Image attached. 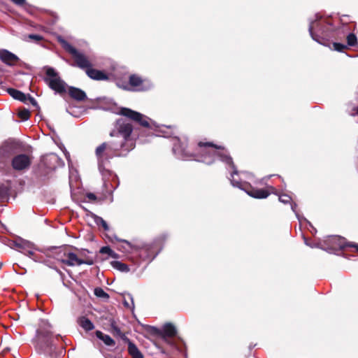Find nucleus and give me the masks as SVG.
I'll list each match as a JSON object with an SVG mask.
<instances>
[{
	"label": "nucleus",
	"instance_id": "24",
	"mask_svg": "<svg viewBox=\"0 0 358 358\" xmlns=\"http://www.w3.org/2000/svg\"><path fill=\"white\" fill-rule=\"evenodd\" d=\"M8 92L9 94L14 98L15 99L19 100L24 96V93L13 88H10L8 90Z\"/></svg>",
	"mask_w": 358,
	"mask_h": 358
},
{
	"label": "nucleus",
	"instance_id": "10",
	"mask_svg": "<svg viewBox=\"0 0 358 358\" xmlns=\"http://www.w3.org/2000/svg\"><path fill=\"white\" fill-rule=\"evenodd\" d=\"M325 250L333 252L335 250H342L347 245L346 240L339 236H329L323 241Z\"/></svg>",
	"mask_w": 358,
	"mask_h": 358
},
{
	"label": "nucleus",
	"instance_id": "31",
	"mask_svg": "<svg viewBox=\"0 0 358 358\" xmlns=\"http://www.w3.org/2000/svg\"><path fill=\"white\" fill-rule=\"evenodd\" d=\"M334 50L338 52H342L345 48H346V45L340 43H333Z\"/></svg>",
	"mask_w": 358,
	"mask_h": 358
},
{
	"label": "nucleus",
	"instance_id": "45",
	"mask_svg": "<svg viewBox=\"0 0 358 358\" xmlns=\"http://www.w3.org/2000/svg\"><path fill=\"white\" fill-rule=\"evenodd\" d=\"M310 226H312L310 224ZM312 227V228H313V232H315V231L316 232V229L313 228V227Z\"/></svg>",
	"mask_w": 358,
	"mask_h": 358
},
{
	"label": "nucleus",
	"instance_id": "4",
	"mask_svg": "<svg viewBox=\"0 0 358 358\" xmlns=\"http://www.w3.org/2000/svg\"><path fill=\"white\" fill-rule=\"evenodd\" d=\"M116 85L120 88L135 92H145L153 87V83L150 80L136 74H132L129 77L128 84H120V82H117Z\"/></svg>",
	"mask_w": 358,
	"mask_h": 358
},
{
	"label": "nucleus",
	"instance_id": "16",
	"mask_svg": "<svg viewBox=\"0 0 358 358\" xmlns=\"http://www.w3.org/2000/svg\"><path fill=\"white\" fill-rule=\"evenodd\" d=\"M128 352L132 358H143V354L137 346L131 341H128Z\"/></svg>",
	"mask_w": 358,
	"mask_h": 358
},
{
	"label": "nucleus",
	"instance_id": "47",
	"mask_svg": "<svg viewBox=\"0 0 358 358\" xmlns=\"http://www.w3.org/2000/svg\"><path fill=\"white\" fill-rule=\"evenodd\" d=\"M357 250H358V248H357Z\"/></svg>",
	"mask_w": 358,
	"mask_h": 358
},
{
	"label": "nucleus",
	"instance_id": "32",
	"mask_svg": "<svg viewBox=\"0 0 358 358\" xmlns=\"http://www.w3.org/2000/svg\"><path fill=\"white\" fill-rule=\"evenodd\" d=\"M37 334L39 338H42L45 340H46L47 343L48 342V338L50 336L49 331L43 332L41 331H37Z\"/></svg>",
	"mask_w": 358,
	"mask_h": 358
},
{
	"label": "nucleus",
	"instance_id": "3",
	"mask_svg": "<svg viewBox=\"0 0 358 358\" xmlns=\"http://www.w3.org/2000/svg\"><path fill=\"white\" fill-rule=\"evenodd\" d=\"M117 127L120 136L115 139L117 142H122L124 144V150L126 152L133 150L135 147L134 141L131 138V134L133 131L132 125L123 119L117 121Z\"/></svg>",
	"mask_w": 358,
	"mask_h": 358
},
{
	"label": "nucleus",
	"instance_id": "25",
	"mask_svg": "<svg viewBox=\"0 0 358 358\" xmlns=\"http://www.w3.org/2000/svg\"><path fill=\"white\" fill-rule=\"evenodd\" d=\"M100 253L106 254L113 258H116L117 257V255L108 246L102 247L100 249Z\"/></svg>",
	"mask_w": 358,
	"mask_h": 358
},
{
	"label": "nucleus",
	"instance_id": "37",
	"mask_svg": "<svg viewBox=\"0 0 358 358\" xmlns=\"http://www.w3.org/2000/svg\"><path fill=\"white\" fill-rule=\"evenodd\" d=\"M13 3L17 6H23L25 4L26 0H10Z\"/></svg>",
	"mask_w": 358,
	"mask_h": 358
},
{
	"label": "nucleus",
	"instance_id": "9",
	"mask_svg": "<svg viewBox=\"0 0 358 358\" xmlns=\"http://www.w3.org/2000/svg\"><path fill=\"white\" fill-rule=\"evenodd\" d=\"M63 48L69 52L75 59L77 66L85 71L92 67V64L88 58L82 52L78 51L74 47L64 40L59 41Z\"/></svg>",
	"mask_w": 358,
	"mask_h": 358
},
{
	"label": "nucleus",
	"instance_id": "5",
	"mask_svg": "<svg viewBox=\"0 0 358 358\" xmlns=\"http://www.w3.org/2000/svg\"><path fill=\"white\" fill-rule=\"evenodd\" d=\"M44 69L45 71V76L43 80L48 86L56 93L62 94L66 92L67 85L60 78L55 69L50 66H45Z\"/></svg>",
	"mask_w": 358,
	"mask_h": 358
},
{
	"label": "nucleus",
	"instance_id": "39",
	"mask_svg": "<svg viewBox=\"0 0 358 358\" xmlns=\"http://www.w3.org/2000/svg\"><path fill=\"white\" fill-rule=\"evenodd\" d=\"M27 97H28V94L27 95V94H24V96L21 99H20L19 101H22L24 103H27V101H28Z\"/></svg>",
	"mask_w": 358,
	"mask_h": 358
},
{
	"label": "nucleus",
	"instance_id": "1",
	"mask_svg": "<svg viewBox=\"0 0 358 358\" xmlns=\"http://www.w3.org/2000/svg\"><path fill=\"white\" fill-rule=\"evenodd\" d=\"M173 152L175 156L180 159H194L208 165L212 164L217 157L220 161L232 169L229 180L233 187L243 190L249 196L255 199H266L269 195L268 191L264 189L252 188L249 182L245 181L244 179H249L250 174L246 172H238L233 163L232 158L226 150L221 149V147H217L211 143L199 142L197 145L196 154L192 155L187 150L186 143L176 138L173 143Z\"/></svg>",
	"mask_w": 358,
	"mask_h": 358
},
{
	"label": "nucleus",
	"instance_id": "23",
	"mask_svg": "<svg viewBox=\"0 0 358 358\" xmlns=\"http://www.w3.org/2000/svg\"><path fill=\"white\" fill-rule=\"evenodd\" d=\"M94 222L98 226H101L105 231L109 230L107 222L101 217L94 215Z\"/></svg>",
	"mask_w": 358,
	"mask_h": 358
},
{
	"label": "nucleus",
	"instance_id": "2",
	"mask_svg": "<svg viewBox=\"0 0 358 358\" xmlns=\"http://www.w3.org/2000/svg\"><path fill=\"white\" fill-rule=\"evenodd\" d=\"M122 150H124V144L117 141H111L109 142H105L99 145L95 150V155L98 161L99 169L101 172H103L105 169V164L108 162L109 159L114 157L123 156L125 154L118 153V151Z\"/></svg>",
	"mask_w": 358,
	"mask_h": 358
},
{
	"label": "nucleus",
	"instance_id": "29",
	"mask_svg": "<svg viewBox=\"0 0 358 358\" xmlns=\"http://www.w3.org/2000/svg\"><path fill=\"white\" fill-rule=\"evenodd\" d=\"M18 116L22 119V120L26 121L29 118L30 113L28 110L23 109L19 111Z\"/></svg>",
	"mask_w": 358,
	"mask_h": 358
},
{
	"label": "nucleus",
	"instance_id": "38",
	"mask_svg": "<svg viewBox=\"0 0 358 358\" xmlns=\"http://www.w3.org/2000/svg\"><path fill=\"white\" fill-rule=\"evenodd\" d=\"M86 196H87V199H89L91 201H95L96 199V195L94 194H93V193H91V192L87 193L86 194Z\"/></svg>",
	"mask_w": 358,
	"mask_h": 358
},
{
	"label": "nucleus",
	"instance_id": "21",
	"mask_svg": "<svg viewBox=\"0 0 358 358\" xmlns=\"http://www.w3.org/2000/svg\"><path fill=\"white\" fill-rule=\"evenodd\" d=\"M9 189L3 184H0V202L8 200Z\"/></svg>",
	"mask_w": 358,
	"mask_h": 358
},
{
	"label": "nucleus",
	"instance_id": "8",
	"mask_svg": "<svg viewBox=\"0 0 358 358\" xmlns=\"http://www.w3.org/2000/svg\"><path fill=\"white\" fill-rule=\"evenodd\" d=\"M315 20L310 21L308 31L312 38L322 44L320 38L322 36H327V32L329 31L330 24L323 20L318 19L316 15Z\"/></svg>",
	"mask_w": 358,
	"mask_h": 358
},
{
	"label": "nucleus",
	"instance_id": "19",
	"mask_svg": "<svg viewBox=\"0 0 358 358\" xmlns=\"http://www.w3.org/2000/svg\"><path fill=\"white\" fill-rule=\"evenodd\" d=\"M162 331L163 335L168 337H173L176 334V329L171 323L165 324L163 327Z\"/></svg>",
	"mask_w": 358,
	"mask_h": 358
},
{
	"label": "nucleus",
	"instance_id": "22",
	"mask_svg": "<svg viewBox=\"0 0 358 358\" xmlns=\"http://www.w3.org/2000/svg\"><path fill=\"white\" fill-rule=\"evenodd\" d=\"M115 239L117 241L124 243L127 245V247H124V250L127 251V252H130V251H133V250H137V247L136 246L134 245L132 243H131L130 242H129L127 240L120 239V238H117V236H115Z\"/></svg>",
	"mask_w": 358,
	"mask_h": 358
},
{
	"label": "nucleus",
	"instance_id": "26",
	"mask_svg": "<svg viewBox=\"0 0 358 358\" xmlns=\"http://www.w3.org/2000/svg\"><path fill=\"white\" fill-rule=\"evenodd\" d=\"M94 294L99 298H103L108 299L109 295L101 287H96L94 289Z\"/></svg>",
	"mask_w": 358,
	"mask_h": 358
},
{
	"label": "nucleus",
	"instance_id": "28",
	"mask_svg": "<svg viewBox=\"0 0 358 358\" xmlns=\"http://www.w3.org/2000/svg\"><path fill=\"white\" fill-rule=\"evenodd\" d=\"M304 243L306 245L313 248H320V249H322V250H326L324 248V246L323 245V242H319V243H309L308 241L304 238Z\"/></svg>",
	"mask_w": 358,
	"mask_h": 358
},
{
	"label": "nucleus",
	"instance_id": "36",
	"mask_svg": "<svg viewBox=\"0 0 358 358\" xmlns=\"http://www.w3.org/2000/svg\"><path fill=\"white\" fill-rule=\"evenodd\" d=\"M28 101L32 104L34 106H35L36 108H38V103H37V101H36V99L31 96L29 94H28Z\"/></svg>",
	"mask_w": 358,
	"mask_h": 358
},
{
	"label": "nucleus",
	"instance_id": "46",
	"mask_svg": "<svg viewBox=\"0 0 358 358\" xmlns=\"http://www.w3.org/2000/svg\"><path fill=\"white\" fill-rule=\"evenodd\" d=\"M163 238H164V239H166V236H165V235H164V236H163Z\"/></svg>",
	"mask_w": 358,
	"mask_h": 358
},
{
	"label": "nucleus",
	"instance_id": "43",
	"mask_svg": "<svg viewBox=\"0 0 358 358\" xmlns=\"http://www.w3.org/2000/svg\"><path fill=\"white\" fill-rule=\"evenodd\" d=\"M129 299L131 300V306H134L133 298L131 296H129Z\"/></svg>",
	"mask_w": 358,
	"mask_h": 358
},
{
	"label": "nucleus",
	"instance_id": "7",
	"mask_svg": "<svg viewBox=\"0 0 358 358\" xmlns=\"http://www.w3.org/2000/svg\"><path fill=\"white\" fill-rule=\"evenodd\" d=\"M10 247L11 248H16L17 250L24 253L25 255L28 256L36 262H41V259L35 255L34 252V250H38V249L33 243L29 241L22 238H18L12 241L10 244Z\"/></svg>",
	"mask_w": 358,
	"mask_h": 358
},
{
	"label": "nucleus",
	"instance_id": "15",
	"mask_svg": "<svg viewBox=\"0 0 358 358\" xmlns=\"http://www.w3.org/2000/svg\"><path fill=\"white\" fill-rule=\"evenodd\" d=\"M69 94L73 99L79 101H83L87 98L84 91L74 87H69Z\"/></svg>",
	"mask_w": 358,
	"mask_h": 358
},
{
	"label": "nucleus",
	"instance_id": "14",
	"mask_svg": "<svg viewBox=\"0 0 358 358\" xmlns=\"http://www.w3.org/2000/svg\"><path fill=\"white\" fill-rule=\"evenodd\" d=\"M86 73L90 78L95 80H105L108 78V76L103 71L92 69V67L86 70Z\"/></svg>",
	"mask_w": 358,
	"mask_h": 358
},
{
	"label": "nucleus",
	"instance_id": "20",
	"mask_svg": "<svg viewBox=\"0 0 358 358\" xmlns=\"http://www.w3.org/2000/svg\"><path fill=\"white\" fill-rule=\"evenodd\" d=\"M111 265L114 268H115L121 272L127 273L129 271V266L127 264H125L121 262L113 261L111 262Z\"/></svg>",
	"mask_w": 358,
	"mask_h": 358
},
{
	"label": "nucleus",
	"instance_id": "33",
	"mask_svg": "<svg viewBox=\"0 0 358 358\" xmlns=\"http://www.w3.org/2000/svg\"><path fill=\"white\" fill-rule=\"evenodd\" d=\"M348 110L350 115H358V106H353L351 109L348 108Z\"/></svg>",
	"mask_w": 358,
	"mask_h": 358
},
{
	"label": "nucleus",
	"instance_id": "27",
	"mask_svg": "<svg viewBox=\"0 0 358 358\" xmlns=\"http://www.w3.org/2000/svg\"><path fill=\"white\" fill-rule=\"evenodd\" d=\"M357 36L354 34H349L347 36V43L349 46H354L357 43Z\"/></svg>",
	"mask_w": 358,
	"mask_h": 358
},
{
	"label": "nucleus",
	"instance_id": "34",
	"mask_svg": "<svg viewBox=\"0 0 358 358\" xmlns=\"http://www.w3.org/2000/svg\"><path fill=\"white\" fill-rule=\"evenodd\" d=\"M296 208H297V204L296 203H291V209L295 213V215H296V217L298 218V220L299 221H301V217H300L299 213L296 211Z\"/></svg>",
	"mask_w": 358,
	"mask_h": 358
},
{
	"label": "nucleus",
	"instance_id": "13",
	"mask_svg": "<svg viewBox=\"0 0 358 358\" xmlns=\"http://www.w3.org/2000/svg\"><path fill=\"white\" fill-rule=\"evenodd\" d=\"M0 59L4 64L8 66H13L19 60V58L11 52L3 49L0 50Z\"/></svg>",
	"mask_w": 358,
	"mask_h": 358
},
{
	"label": "nucleus",
	"instance_id": "40",
	"mask_svg": "<svg viewBox=\"0 0 358 358\" xmlns=\"http://www.w3.org/2000/svg\"><path fill=\"white\" fill-rule=\"evenodd\" d=\"M87 250H83L80 252V257L81 259H87V258H89L88 257L86 256L85 253L87 252Z\"/></svg>",
	"mask_w": 358,
	"mask_h": 358
},
{
	"label": "nucleus",
	"instance_id": "18",
	"mask_svg": "<svg viewBox=\"0 0 358 358\" xmlns=\"http://www.w3.org/2000/svg\"><path fill=\"white\" fill-rule=\"evenodd\" d=\"M79 325L85 331H89L94 329V324L87 317H81L78 319Z\"/></svg>",
	"mask_w": 358,
	"mask_h": 358
},
{
	"label": "nucleus",
	"instance_id": "42",
	"mask_svg": "<svg viewBox=\"0 0 358 358\" xmlns=\"http://www.w3.org/2000/svg\"><path fill=\"white\" fill-rule=\"evenodd\" d=\"M124 304L127 308H130L131 307L130 304L128 302H127V301H124Z\"/></svg>",
	"mask_w": 358,
	"mask_h": 358
},
{
	"label": "nucleus",
	"instance_id": "35",
	"mask_svg": "<svg viewBox=\"0 0 358 358\" xmlns=\"http://www.w3.org/2000/svg\"><path fill=\"white\" fill-rule=\"evenodd\" d=\"M28 38L30 39L35 40L36 41H39L42 40V38H43L42 36L38 34H29L28 36Z\"/></svg>",
	"mask_w": 358,
	"mask_h": 358
},
{
	"label": "nucleus",
	"instance_id": "11",
	"mask_svg": "<svg viewBox=\"0 0 358 358\" xmlns=\"http://www.w3.org/2000/svg\"><path fill=\"white\" fill-rule=\"evenodd\" d=\"M65 258L59 259L62 263L69 266H79L81 264L92 265L94 260L92 258L81 259L73 252H64Z\"/></svg>",
	"mask_w": 358,
	"mask_h": 358
},
{
	"label": "nucleus",
	"instance_id": "6",
	"mask_svg": "<svg viewBox=\"0 0 358 358\" xmlns=\"http://www.w3.org/2000/svg\"><path fill=\"white\" fill-rule=\"evenodd\" d=\"M119 114L138 124L141 127L151 128L152 126H155V122L150 118L130 108H121Z\"/></svg>",
	"mask_w": 358,
	"mask_h": 358
},
{
	"label": "nucleus",
	"instance_id": "30",
	"mask_svg": "<svg viewBox=\"0 0 358 358\" xmlns=\"http://www.w3.org/2000/svg\"><path fill=\"white\" fill-rule=\"evenodd\" d=\"M291 199V197L287 194L279 195V201L282 203H290Z\"/></svg>",
	"mask_w": 358,
	"mask_h": 358
},
{
	"label": "nucleus",
	"instance_id": "41",
	"mask_svg": "<svg viewBox=\"0 0 358 358\" xmlns=\"http://www.w3.org/2000/svg\"><path fill=\"white\" fill-rule=\"evenodd\" d=\"M50 159L51 160H53V161H57L59 160V157H57V155H55V154H52L50 155Z\"/></svg>",
	"mask_w": 358,
	"mask_h": 358
},
{
	"label": "nucleus",
	"instance_id": "17",
	"mask_svg": "<svg viewBox=\"0 0 358 358\" xmlns=\"http://www.w3.org/2000/svg\"><path fill=\"white\" fill-rule=\"evenodd\" d=\"M96 337L101 340L107 346H114L115 343L114 340L108 335L104 334L100 331H96Z\"/></svg>",
	"mask_w": 358,
	"mask_h": 358
},
{
	"label": "nucleus",
	"instance_id": "12",
	"mask_svg": "<svg viewBox=\"0 0 358 358\" xmlns=\"http://www.w3.org/2000/svg\"><path fill=\"white\" fill-rule=\"evenodd\" d=\"M31 164V159L25 154L15 156L12 160V166L15 170L22 171L27 169Z\"/></svg>",
	"mask_w": 358,
	"mask_h": 358
},
{
	"label": "nucleus",
	"instance_id": "44",
	"mask_svg": "<svg viewBox=\"0 0 358 358\" xmlns=\"http://www.w3.org/2000/svg\"><path fill=\"white\" fill-rule=\"evenodd\" d=\"M310 226H312L310 224ZM312 227V228H313V232H315V231L316 232V229L313 228V227Z\"/></svg>",
	"mask_w": 358,
	"mask_h": 358
}]
</instances>
